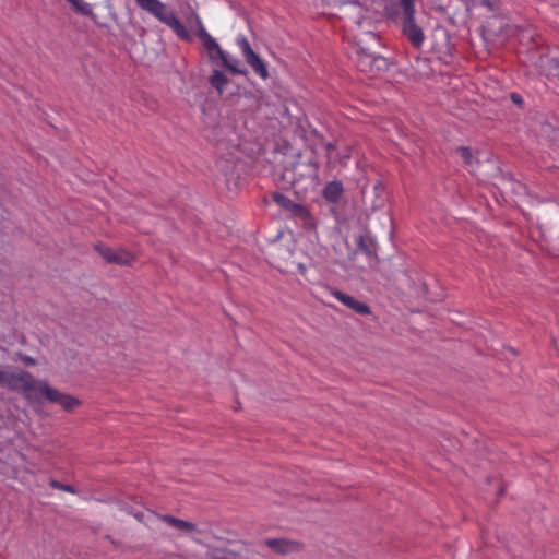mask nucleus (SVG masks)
I'll return each instance as SVG.
<instances>
[{"label": "nucleus", "mask_w": 559, "mask_h": 559, "mask_svg": "<svg viewBox=\"0 0 559 559\" xmlns=\"http://www.w3.org/2000/svg\"><path fill=\"white\" fill-rule=\"evenodd\" d=\"M319 178V163L314 157L305 160L298 153L276 173V186L283 190L294 189L298 193L301 183L313 185Z\"/></svg>", "instance_id": "obj_1"}, {"label": "nucleus", "mask_w": 559, "mask_h": 559, "mask_svg": "<svg viewBox=\"0 0 559 559\" xmlns=\"http://www.w3.org/2000/svg\"><path fill=\"white\" fill-rule=\"evenodd\" d=\"M381 271L404 295L419 298L428 294V285L420 274L416 270L404 269L400 261L389 260L381 266Z\"/></svg>", "instance_id": "obj_2"}, {"label": "nucleus", "mask_w": 559, "mask_h": 559, "mask_svg": "<svg viewBox=\"0 0 559 559\" xmlns=\"http://www.w3.org/2000/svg\"><path fill=\"white\" fill-rule=\"evenodd\" d=\"M272 200L283 210L289 212L292 216L301 219L306 229H314L317 222L311 212L300 203L292 201L289 198L281 192H272Z\"/></svg>", "instance_id": "obj_3"}, {"label": "nucleus", "mask_w": 559, "mask_h": 559, "mask_svg": "<svg viewBox=\"0 0 559 559\" xmlns=\"http://www.w3.org/2000/svg\"><path fill=\"white\" fill-rule=\"evenodd\" d=\"M38 391L47 401L61 405V407L69 413L73 412L82 404L79 399L51 388L47 382H39Z\"/></svg>", "instance_id": "obj_4"}, {"label": "nucleus", "mask_w": 559, "mask_h": 559, "mask_svg": "<svg viewBox=\"0 0 559 559\" xmlns=\"http://www.w3.org/2000/svg\"><path fill=\"white\" fill-rule=\"evenodd\" d=\"M362 203L371 211L382 209L386 202V188L381 180H376L370 189L362 188Z\"/></svg>", "instance_id": "obj_5"}, {"label": "nucleus", "mask_w": 559, "mask_h": 559, "mask_svg": "<svg viewBox=\"0 0 559 559\" xmlns=\"http://www.w3.org/2000/svg\"><path fill=\"white\" fill-rule=\"evenodd\" d=\"M237 44L242 51L246 62L258 75H260L263 80H266L269 78L267 68L259 55L253 51L248 39L241 36L237 39Z\"/></svg>", "instance_id": "obj_6"}, {"label": "nucleus", "mask_w": 559, "mask_h": 559, "mask_svg": "<svg viewBox=\"0 0 559 559\" xmlns=\"http://www.w3.org/2000/svg\"><path fill=\"white\" fill-rule=\"evenodd\" d=\"M94 250L107 262L110 264L117 265H131L134 261V255L127 250L119 249L114 250L110 247H107L102 243H97L94 246Z\"/></svg>", "instance_id": "obj_7"}, {"label": "nucleus", "mask_w": 559, "mask_h": 559, "mask_svg": "<svg viewBox=\"0 0 559 559\" xmlns=\"http://www.w3.org/2000/svg\"><path fill=\"white\" fill-rule=\"evenodd\" d=\"M12 391H34L38 390L33 374L28 371H21L20 373L7 372L4 385Z\"/></svg>", "instance_id": "obj_8"}, {"label": "nucleus", "mask_w": 559, "mask_h": 559, "mask_svg": "<svg viewBox=\"0 0 559 559\" xmlns=\"http://www.w3.org/2000/svg\"><path fill=\"white\" fill-rule=\"evenodd\" d=\"M263 543L273 552L281 556L300 552L304 549L301 542L289 538H266Z\"/></svg>", "instance_id": "obj_9"}, {"label": "nucleus", "mask_w": 559, "mask_h": 559, "mask_svg": "<svg viewBox=\"0 0 559 559\" xmlns=\"http://www.w3.org/2000/svg\"><path fill=\"white\" fill-rule=\"evenodd\" d=\"M402 33L414 48H420L425 35L423 28L416 23L415 15L402 16Z\"/></svg>", "instance_id": "obj_10"}, {"label": "nucleus", "mask_w": 559, "mask_h": 559, "mask_svg": "<svg viewBox=\"0 0 559 559\" xmlns=\"http://www.w3.org/2000/svg\"><path fill=\"white\" fill-rule=\"evenodd\" d=\"M356 53H377L381 47V38L372 32H365L355 39Z\"/></svg>", "instance_id": "obj_11"}, {"label": "nucleus", "mask_w": 559, "mask_h": 559, "mask_svg": "<svg viewBox=\"0 0 559 559\" xmlns=\"http://www.w3.org/2000/svg\"><path fill=\"white\" fill-rule=\"evenodd\" d=\"M162 23L166 24L171 28V31L182 40L187 43H191L193 40V36L186 28V26L180 22L177 17L176 13L171 10L160 20Z\"/></svg>", "instance_id": "obj_12"}, {"label": "nucleus", "mask_w": 559, "mask_h": 559, "mask_svg": "<svg viewBox=\"0 0 559 559\" xmlns=\"http://www.w3.org/2000/svg\"><path fill=\"white\" fill-rule=\"evenodd\" d=\"M333 296L343 305H345L346 307H348L358 314L367 316L371 313V309L366 302L359 301L358 299L346 293H343L338 289H334Z\"/></svg>", "instance_id": "obj_13"}, {"label": "nucleus", "mask_w": 559, "mask_h": 559, "mask_svg": "<svg viewBox=\"0 0 559 559\" xmlns=\"http://www.w3.org/2000/svg\"><path fill=\"white\" fill-rule=\"evenodd\" d=\"M136 4L144 11H147L159 21L168 13L165 3L159 0H135Z\"/></svg>", "instance_id": "obj_14"}, {"label": "nucleus", "mask_w": 559, "mask_h": 559, "mask_svg": "<svg viewBox=\"0 0 559 559\" xmlns=\"http://www.w3.org/2000/svg\"><path fill=\"white\" fill-rule=\"evenodd\" d=\"M343 194L344 187L340 180L328 182L322 190V197L329 203H337L342 199Z\"/></svg>", "instance_id": "obj_15"}, {"label": "nucleus", "mask_w": 559, "mask_h": 559, "mask_svg": "<svg viewBox=\"0 0 559 559\" xmlns=\"http://www.w3.org/2000/svg\"><path fill=\"white\" fill-rule=\"evenodd\" d=\"M357 250L365 253L367 257H376L377 243L369 234L359 235L356 238Z\"/></svg>", "instance_id": "obj_16"}, {"label": "nucleus", "mask_w": 559, "mask_h": 559, "mask_svg": "<svg viewBox=\"0 0 559 559\" xmlns=\"http://www.w3.org/2000/svg\"><path fill=\"white\" fill-rule=\"evenodd\" d=\"M202 45L205 48V50L207 51L209 58H210L211 62H213V63H215L218 59L224 57V55L226 53L212 36H210L207 39L202 41Z\"/></svg>", "instance_id": "obj_17"}, {"label": "nucleus", "mask_w": 559, "mask_h": 559, "mask_svg": "<svg viewBox=\"0 0 559 559\" xmlns=\"http://www.w3.org/2000/svg\"><path fill=\"white\" fill-rule=\"evenodd\" d=\"M210 84L217 91L219 95L223 94L225 87L230 82L229 79L221 70L214 69L210 79Z\"/></svg>", "instance_id": "obj_18"}, {"label": "nucleus", "mask_w": 559, "mask_h": 559, "mask_svg": "<svg viewBox=\"0 0 559 559\" xmlns=\"http://www.w3.org/2000/svg\"><path fill=\"white\" fill-rule=\"evenodd\" d=\"M357 60L356 66L359 71L367 73L371 76L372 73V67H373V59L374 53H356Z\"/></svg>", "instance_id": "obj_19"}, {"label": "nucleus", "mask_w": 559, "mask_h": 559, "mask_svg": "<svg viewBox=\"0 0 559 559\" xmlns=\"http://www.w3.org/2000/svg\"><path fill=\"white\" fill-rule=\"evenodd\" d=\"M162 519L167 524H169L178 530H181V531L191 532V531H194L197 527V525L194 523L175 518L174 515H170V514H165V515H163Z\"/></svg>", "instance_id": "obj_20"}, {"label": "nucleus", "mask_w": 559, "mask_h": 559, "mask_svg": "<svg viewBox=\"0 0 559 559\" xmlns=\"http://www.w3.org/2000/svg\"><path fill=\"white\" fill-rule=\"evenodd\" d=\"M390 66H391V62L386 58L380 56L378 52L374 53L371 76H374L382 72L389 71Z\"/></svg>", "instance_id": "obj_21"}, {"label": "nucleus", "mask_w": 559, "mask_h": 559, "mask_svg": "<svg viewBox=\"0 0 559 559\" xmlns=\"http://www.w3.org/2000/svg\"><path fill=\"white\" fill-rule=\"evenodd\" d=\"M71 9L80 15L83 16H93V10L88 3H85L83 0H72L69 3Z\"/></svg>", "instance_id": "obj_22"}, {"label": "nucleus", "mask_w": 559, "mask_h": 559, "mask_svg": "<svg viewBox=\"0 0 559 559\" xmlns=\"http://www.w3.org/2000/svg\"><path fill=\"white\" fill-rule=\"evenodd\" d=\"M219 60L222 61V67H224L230 73H233V74H247V70L238 68L236 62H231L229 60L227 53H225L224 57H222Z\"/></svg>", "instance_id": "obj_23"}, {"label": "nucleus", "mask_w": 559, "mask_h": 559, "mask_svg": "<svg viewBox=\"0 0 559 559\" xmlns=\"http://www.w3.org/2000/svg\"><path fill=\"white\" fill-rule=\"evenodd\" d=\"M49 486L53 489H58V490H62V491H67V492H70V493H76L78 490L74 486L72 485H68V484H62L61 481L55 479V478H50L49 480Z\"/></svg>", "instance_id": "obj_24"}, {"label": "nucleus", "mask_w": 559, "mask_h": 559, "mask_svg": "<svg viewBox=\"0 0 559 559\" xmlns=\"http://www.w3.org/2000/svg\"><path fill=\"white\" fill-rule=\"evenodd\" d=\"M455 153L463 158L465 165L472 164L473 154L468 146H459L455 148Z\"/></svg>", "instance_id": "obj_25"}, {"label": "nucleus", "mask_w": 559, "mask_h": 559, "mask_svg": "<svg viewBox=\"0 0 559 559\" xmlns=\"http://www.w3.org/2000/svg\"><path fill=\"white\" fill-rule=\"evenodd\" d=\"M326 150V165L331 166L333 162V154L337 151V146L335 142H323L322 144Z\"/></svg>", "instance_id": "obj_26"}, {"label": "nucleus", "mask_w": 559, "mask_h": 559, "mask_svg": "<svg viewBox=\"0 0 559 559\" xmlns=\"http://www.w3.org/2000/svg\"><path fill=\"white\" fill-rule=\"evenodd\" d=\"M414 1L415 0H400V4L403 10V16L415 15Z\"/></svg>", "instance_id": "obj_27"}, {"label": "nucleus", "mask_w": 559, "mask_h": 559, "mask_svg": "<svg viewBox=\"0 0 559 559\" xmlns=\"http://www.w3.org/2000/svg\"><path fill=\"white\" fill-rule=\"evenodd\" d=\"M195 26H197L195 35L200 38L201 41H204L205 39H207L211 36L204 28L199 16H195Z\"/></svg>", "instance_id": "obj_28"}, {"label": "nucleus", "mask_w": 559, "mask_h": 559, "mask_svg": "<svg viewBox=\"0 0 559 559\" xmlns=\"http://www.w3.org/2000/svg\"><path fill=\"white\" fill-rule=\"evenodd\" d=\"M310 136H312L314 139V143H309L307 146L311 150L312 153H314V145L318 143V144H323L324 142V138L323 135L318 132L316 129L311 130L310 133H309Z\"/></svg>", "instance_id": "obj_29"}, {"label": "nucleus", "mask_w": 559, "mask_h": 559, "mask_svg": "<svg viewBox=\"0 0 559 559\" xmlns=\"http://www.w3.org/2000/svg\"><path fill=\"white\" fill-rule=\"evenodd\" d=\"M477 2L488 8L490 11H496L499 9V0H477Z\"/></svg>", "instance_id": "obj_30"}, {"label": "nucleus", "mask_w": 559, "mask_h": 559, "mask_svg": "<svg viewBox=\"0 0 559 559\" xmlns=\"http://www.w3.org/2000/svg\"><path fill=\"white\" fill-rule=\"evenodd\" d=\"M205 559H233V558L224 556L221 551V548H214L212 551L206 554Z\"/></svg>", "instance_id": "obj_31"}, {"label": "nucleus", "mask_w": 559, "mask_h": 559, "mask_svg": "<svg viewBox=\"0 0 559 559\" xmlns=\"http://www.w3.org/2000/svg\"><path fill=\"white\" fill-rule=\"evenodd\" d=\"M510 99L512 100L513 104H515L519 108H523L524 107V99L523 97L518 94V93H511L510 94Z\"/></svg>", "instance_id": "obj_32"}, {"label": "nucleus", "mask_w": 559, "mask_h": 559, "mask_svg": "<svg viewBox=\"0 0 559 559\" xmlns=\"http://www.w3.org/2000/svg\"><path fill=\"white\" fill-rule=\"evenodd\" d=\"M349 155H341L337 151L333 154V162L331 165H334L336 163L338 164H345V159H348Z\"/></svg>", "instance_id": "obj_33"}, {"label": "nucleus", "mask_w": 559, "mask_h": 559, "mask_svg": "<svg viewBox=\"0 0 559 559\" xmlns=\"http://www.w3.org/2000/svg\"><path fill=\"white\" fill-rule=\"evenodd\" d=\"M221 551L224 556H227L229 558H233V559H236L238 557H240V554L233 550V549H228V548H221Z\"/></svg>", "instance_id": "obj_34"}, {"label": "nucleus", "mask_w": 559, "mask_h": 559, "mask_svg": "<svg viewBox=\"0 0 559 559\" xmlns=\"http://www.w3.org/2000/svg\"><path fill=\"white\" fill-rule=\"evenodd\" d=\"M504 493H506V486L501 480H499L497 497L501 498L502 496H504Z\"/></svg>", "instance_id": "obj_35"}, {"label": "nucleus", "mask_w": 559, "mask_h": 559, "mask_svg": "<svg viewBox=\"0 0 559 559\" xmlns=\"http://www.w3.org/2000/svg\"><path fill=\"white\" fill-rule=\"evenodd\" d=\"M22 361L26 365V366H34L36 364V360L29 356H23L22 357Z\"/></svg>", "instance_id": "obj_36"}, {"label": "nucleus", "mask_w": 559, "mask_h": 559, "mask_svg": "<svg viewBox=\"0 0 559 559\" xmlns=\"http://www.w3.org/2000/svg\"><path fill=\"white\" fill-rule=\"evenodd\" d=\"M7 372L0 369V385H4Z\"/></svg>", "instance_id": "obj_37"}, {"label": "nucleus", "mask_w": 559, "mask_h": 559, "mask_svg": "<svg viewBox=\"0 0 559 559\" xmlns=\"http://www.w3.org/2000/svg\"><path fill=\"white\" fill-rule=\"evenodd\" d=\"M297 269H298V271H299V273H300L301 275H305V274H306V266H305V264L299 263V264L297 265Z\"/></svg>", "instance_id": "obj_38"}, {"label": "nucleus", "mask_w": 559, "mask_h": 559, "mask_svg": "<svg viewBox=\"0 0 559 559\" xmlns=\"http://www.w3.org/2000/svg\"><path fill=\"white\" fill-rule=\"evenodd\" d=\"M548 61L550 63H552L555 68H559V59L558 58H551V59H548Z\"/></svg>", "instance_id": "obj_39"}, {"label": "nucleus", "mask_w": 559, "mask_h": 559, "mask_svg": "<svg viewBox=\"0 0 559 559\" xmlns=\"http://www.w3.org/2000/svg\"><path fill=\"white\" fill-rule=\"evenodd\" d=\"M552 342H554L555 347L559 352V335L554 337Z\"/></svg>", "instance_id": "obj_40"}, {"label": "nucleus", "mask_w": 559, "mask_h": 559, "mask_svg": "<svg viewBox=\"0 0 559 559\" xmlns=\"http://www.w3.org/2000/svg\"><path fill=\"white\" fill-rule=\"evenodd\" d=\"M277 267L282 271L286 270L287 267H289L288 265H277Z\"/></svg>", "instance_id": "obj_41"}, {"label": "nucleus", "mask_w": 559, "mask_h": 559, "mask_svg": "<svg viewBox=\"0 0 559 559\" xmlns=\"http://www.w3.org/2000/svg\"><path fill=\"white\" fill-rule=\"evenodd\" d=\"M248 554L251 552V555H259L258 552H254V551H247Z\"/></svg>", "instance_id": "obj_42"}, {"label": "nucleus", "mask_w": 559, "mask_h": 559, "mask_svg": "<svg viewBox=\"0 0 559 559\" xmlns=\"http://www.w3.org/2000/svg\"><path fill=\"white\" fill-rule=\"evenodd\" d=\"M68 3L72 2V0H66Z\"/></svg>", "instance_id": "obj_43"}]
</instances>
